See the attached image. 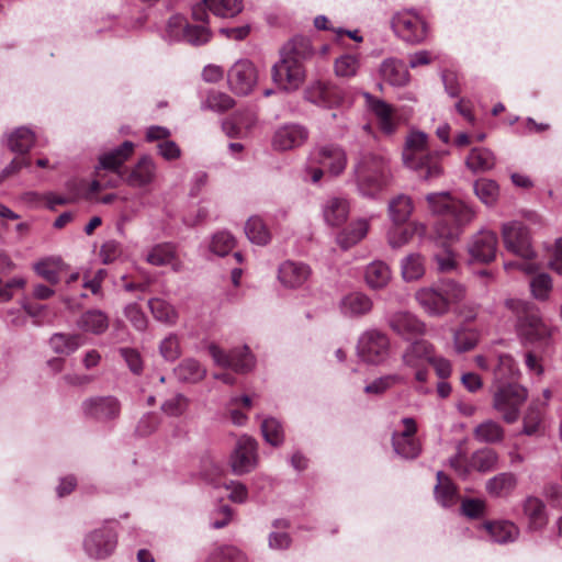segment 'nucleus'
I'll list each match as a JSON object with an SVG mask.
<instances>
[{
  "instance_id": "bb28decb",
  "label": "nucleus",
  "mask_w": 562,
  "mask_h": 562,
  "mask_svg": "<svg viewBox=\"0 0 562 562\" xmlns=\"http://www.w3.org/2000/svg\"><path fill=\"white\" fill-rule=\"evenodd\" d=\"M434 348L427 340H416L404 351L402 359L405 366L417 368L432 359Z\"/></svg>"
},
{
  "instance_id": "39448f33",
  "label": "nucleus",
  "mask_w": 562,
  "mask_h": 562,
  "mask_svg": "<svg viewBox=\"0 0 562 562\" xmlns=\"http://www.w3.org/2000/svg\"><path fill=\"white\" fill-rule=\"evenodd\" d=\"M272 78L283 90L293 91L299 89L305 80V70L296 54H285L282 59L273 66Z\"/></svg>"
},
{
  "instance_id": "338daca9",
  "label": "nucleus",
  "mask_w": 562,
  "mask_h": 562,
  "mask_svg": "<svg viewBox=\"0 0 562 562\" xmlns=\"http://www.w3.org/2000/svg\"><path fill=\"white\" fill-rule=\"evenodd\" d=\"M210 562H246V559L238 549L224 547L211 557Z\"/></svg>"
},
{
  "instance_id": "4be33fe9",
  "label": "nucleus",
  "mask_w": 562,
  "mask_h": 562,
  "mask_svg": "<svg viewBox=\"0 0 562 562\" xmlns=\"http://www.w3.org/2000/svg\"><path fill=\"white\" fill-rule=\"evenodd\" d=\"M497 250V236L491 231L480 232L472 240L469 251L473 259L490 262L495 259Z\"/></svg>"
},
{
  "instance_id": "a211bd4d",
  "label": "nucleus",
  "mask_w": 562,
  "mask_h": 562,
  "mask_svg": "<svg viewBox=\"0 0 562 562\" xmlns=\"http://www.w3.org/2000/svg\"><path fill=\"white\" fill-rule=\"evenodd\" d=\"M116 546V536L110 528L93 531L85 541L87 553L94 559L110 555Z\"/></svg>"
},
{
  "instance_id": "c03bdc74",
  "label": "nucleus",
  "mask_w": 562,
  "mask_h": 562,
  "mask_svg": "<svg viewBox=\"0 0 562 562\" xmlns=\"http://www.w3.org/2000/svg\"><path fill=\"white\" fill-rule=\"evenodd\" d=\"M504 435V428L492 419L479 424L473 430L475 440L486 443L499 442L503 440Z\"/></svg>"
},
{
  "instance_id": "f8f14e48",
  "label": "nucleus",
  "mask_w": 562,
  "mask_h": 562,
  "mask_svg": "<svg viewBox=\"0 0 562 562\" xmlns=\"http://www.w3.org/2000/svg\"><path fill=\"white\" fill-rule=\"evenodd\" d=\"M209 352L216 366L232 368L236 372H246L254 367V358L247 347L226 353L217 345H210Z\"/></svg>"
},
{
  "instance_id": "49530a36",
  "label": "nucleus",
  "mask_w": 562,
  "mask_h": 562,
  "mask_svg": "<svg viewBox=\"0 0 562 562\" xmlns=\"http://www.w3.org/2000/svg\"><path fill=\"white\" fill-rule=\"evenodd\" d=\"M175 371L179 380L190 383H196L206 375V369L192 358L184 359Z\"/></svg>"
},
{
  "instance_id": "6ab92c4d",
  "label": "nucleus",
  "mask_w": 562,
  "mask_h": 562,
  "mask_svg": "<svg viewBox=\"0 0 562 562\" xmlns=\"http://www.w3.org/2000/svg\"><path fill=\"white\" fill-rule=\"evenodd\" d=\"M387 324L394 333L406 339L424 335L425 333V324L414 314L406 311H397L390 314Z\"/></svg>"
},
{
  "instance_id": "f3484780",
  "label": "nucleus",
  "mask_w": 562,
  "mask_h": 562,
  "mask_svg": "<svg viewBox=\"0 0 562 562\" xmlns=\"http://www.w3.org/2000/svg\"><path fill=\"white\" fill-rule=\"evenodd\" d=\"M308 138V131L300 124L280 126L272 136L274 150L285 151L302 146Z\"/></svg>"
},
{
  "instance_id": "f704fd0d",
  "label": "nucleus",
  "mask_w": 562,
  "mask_h": 562,
  "mask_svg": "<svg viewBox=\"0 0 562 562\" xmlns=\"http://www.w3.org/2000/svg\"><path fill=\"white\" fill-rule=\"evenodd\" d=\"M484 528L487 530L493 541L497 543H507L515 541L519 536L518 527L507 520L486 522Z\"/></svg>"
},
{
  "instance_id": "052dcab7",
  "label": "nucleus",
  "mask_w": 562,
  "mask_h": 562,
  "mask_svg": "<svg viewBox=\"0 0 562 562\" xmlns=\"http://www.w3.org/2000/svg\"><path fill=\"white\" fill-rule=\"evenodd\" d=\"M262 435L267 442L279 446L283 442V430L280 423L274 418H267L261 424Z\"/></svg>"
},
{
  "instance_id": "79ce46f5",
  "label": "nucleus",
  "mask_w": 562,
  "mask_h": 562,
  "mask_svg": "<svg viewBox=\"0 0 562 562\" xmlns=\"http://www.w3.org/2000/svg\"><path fill=\"white\" fill-rule=\"evenodd\" d=\"M477 199L486 206H494L499 198V186L491 179L481 178L473 184Z\"/></svg>"
},
{
  "instance_id": "412c9836",
  "label": "nucleus",
  "mask_w": 562,
  "mask_h": 562,
  "mask_svg": "<svg viewBox=\"0 0 562 562\" xmlns=\"http://www.w3.org/2000/svg\"><path fill=\"white\" fill-rule=\"evenodd\" d=\"M83 412L87 416L97 420H109L116 418L121 406L115 397H95L83 402Z\"/></svg>"
},
{
  "instance_id": "58836bf2",
  "label": "nucleus",
  "mask_w": 562,
  "mask_h": 562,
  "mask_svg": "<svg viewBox=\"0 0 562 562\" xmlns=\"http://www.w3.org/2000/svg\"><path fill=\"white\" fill-rule=\"evenodd\" d=\"M389 215L391 221L397 225L405 223L414 211V204L408 195L400 194L389 203Z\"/></svg>"
},
{
  "instance_id": "473e14b6",
  "label": "nucleus",
  "mask_w": 562,
  "mask_h": 562,
  "mask_svg": "<svg viewBox=\"0 0 562 562\" xmlns=\"http://www.w3.org/2000/svg\"><path fill=\"white\" fill-rule=\"evenodd\" d=\"M517 486V477L510 472L499 473L486 482V491L494 497H506Z\"/></svg>"
},
{
  "instance_id": "69168bd1",
  "label": "nucleus",
  "mask_w": 562,
  "mask_h": 562,
  "mask_svg": "<svg viewBox=\"0 0 562 562\" xmlns=\"http://www.w3.org/2000/svg\"><path fill=\"white\" fill-rule=\"evenodd\" d=\"M459 225H467L475 217V211L462 201L456 200L449 213Z\"/></svg>"
},
{
  "instance_id": "37998d69",
  "label": "nucleus",
  "mask_w": 562,
  "mask_h": 562,
  "mask_svg": "<svg viewBox=\"0 0 562 562\" xmlns=\"http://www.w3.org/2000/svg\"><path fill=\"white\" fill-rule=\"evenodd\" d=\"M465 164L473 172H484L494 167L495 157L486 148H473L467 157Z\"/></svg>"
},
{
  "instance_id": "4d7b16f0",
  "label": "nucleus",
  "mask_w": 562,
  "mask_h": 562,
  "mask_svg": "<svg viewBox=\"0 0 562 562\" xmlns=\"http://www.w3.org/2000/svg\"><path fill=\"white\" fill-rule=\"evenodd\" d=\"M159 352L167 361H176L181 356L180 339L176 334H169L159 344Z\"/></svg>"
},
{
  "instance_id": "b1692460",
  "label": "nucleus",
  "mask_w": 562,
  "mask_h": 562,
  "mask_svg": "<svg viewBox=\"0 0 562 562\" xmlns=\"http://www.w3.org/2000/svg\"><path fill=\"white\" fill-rule=\"evenodd\" d=\"M311 269L303 262L285 261L279 268L280 282L291 289L302 286L310 278Z\"/></svg>"
},
{
  "instance_id": "f257e3e1",
  "label": "nucleus",
  "mask_w": 562,
  "mask_h": 562,
  "mask_svg": "<svg viewBox=\"0 0 562 562\" xmlns=\"http://www.w3.org/2000/svg\"><path fill=\"white\" fill-rule=\"evenodd\" d=\"M402 156L404 165L418 171L424 180L438 178L442 173L440 154L429 149L428 136L423 132L413 131L407 135Z\"/></svg>"
},
{
  "instance_id": "7c9ffc66",
  "label": "nucleus",
  "mask_w": 562,
  "mask_h": 562,
  "mask_svg": "<svg viewBox=\"0 0 562 562\" xmlns=\"http://www.w3.org/2000/svg\"><path fill=\"white\" fill-rule=\"evenodd\" d=\"M392 278L389 266L380 260L369 263L364 271L367 285L372 290L385 288Z\"/></svg>"
},
{
  "instance_id": "4c0bfd02",
  "label": "nucleus",
  "mask_w": 562,
  "mask_h": 562,
  "mask_svg": "<svg viewBox=\"0 0 562 562\" xmlns=\"http://www.w3.org/2000/svg\"><path fill=\"white\" fill-rule=\"evenodd\" d=\"M134 144L125 140L120 147L100 157V165L104 169L116 170L120 168L133 154Z\"/></svg>"
},
{
  "instance_id": "5701e85b",
  "label": "nucleus",
  "mask_w": 562,
  "mask_h": 562,
  "mask_svg": "<svg viewBox=\"0 0 562 562\" xmlns=\"http://www.w3.org/2000/svg\"><path fill=\"white\" fill-rule=\"evenodd\" d=\"M415 297L424 312L430 316H443L449 312L436 283L419 289Z\"/></svg>"
},
{
  "instance_id": "c756f323",
  "label": "nucleus",
  "mask_w": 562,
  "mask_h": 562,
  "mask_svg": "<svg viewBox=\"0 0 562 562\" xmlns=\"http://www.w3.org/2000/svg\"><path fill=\"white\" fill-rule=\"evenodd\" d=\"M79 329L93 335H102L109 328V317L100 310H89L77 321Z\"/></svg>"
},
{
  "instance_id": "c85d7f7f",
  "label": "nucleus",
  "mask_w": 562,
  "mask_h": 562,
  "mask_svg": "<svg viewBox=\"0 0 562 562\" xmlns=\"http://www.w3.org/2000/svg\"><path fill=\"white\" fill-rule=\"evenodd\" d=\"M146 260L154 266H171L175 271L181 269V262L177 257L176 249L170 244L154 246L146 255Z\"/></svg>"
},
{
  "instance_id": "6e6d98bb",
  "label": "nucleus",
  "mask_w": 562,
  "mask_h": 562,
  "mask_svg": "<svg viewBox=\"0 0 562 562\" xmlns=\"http://www.w3.org/2000/svg\"><path fill=\"white\" fill-rule=\"evenodd\" d=\"M235 247V238L228 232L216 233L211 240L210 249L217 256L227 255Z\"/></svg>"
},
{
  "instance_id": "2f4dec72",
  "label": "nucleus",
  "mask_w": 562,
  "mask_h": 562,
  "mask_svg": "<svg viewBox=\"0 0 562 562\" xmlns=\"http://www.w3.org/2000/svg\"><path fill=\"white\" fill-rule=\"evenodd\" d=\"M382 77L393 86H404L409 81L406 65L398 59L390 58L381 65Z\"/></svg>"
},
{
  "instance_id": "9d476101",
  "label": "nucleus",
  "mask_w": 562,
  "mask_h": 562,
  "mask_svg": "<svg viewBox=\"0 0 562 562\" xmlns=\"http://www.w3.org/2000/svg\"><path fill=\"white\" fill-rule=\"evenodd\" d=\"M258 463L257 442L248 436L238 438L229 457V465L234 474L243 475L252 471Z\"/></svg>"
},
{
  "instance_id": "09e8293b",
  "label": "nucleus",
  "mask_w": 562,
  "mask_h": 562,
  "mask_svg": "<svg viewBox=\"0 0 562 562\" xmlns=\"http://www.w3.org/2000/svg\"><path fill=\"white\" fill-rule=\"evenodd\" d=\"M401 270L405 281H416L425 274V260L419 254H409L402 260Z\"/></svg>"
},
{
  "instance_id": "6e6552de",
  "label": "nucleus",
  "mask_w": 562,
  "mask_h": 562,
  "mask_svg": "<svg viewBox=\"0 0 562 562\" xmlns=\"http://www.w3.org/2000/svg\"><path fill=\"white\" fill-rule=\"evenodd\" d=\"M394 32L407 43L416 44L426 38L427 26L424 19L413 11H402L392 19Z\"/></svg>"
},
{
  "instance_id": "72a5a7b5",
  "label": "nucleus",
  "mask_w": 562,
  "mask_h": 562,
  "mask_svg": "<svg viewBox=\"0 0 562 562\" xmlns=\"http://www.w3.org/2000/svg\"><path fill=\"white\" fill-rule=\"evenodd\" d=\"M368 231L369 222L367 220H358L338 234L337 243L342 249H348L362 240L367 236Z\"/></svg>"
},
{
  "instance_id": "0e129e2a",
  "label": "nucleus",
  "mask_w": 562,
  "mask_h": 562,
  "mask_svg": "<svg viewBox=\"0 0 562 562\" xmlns=\"http://www.w3.org/2000/svg\"><path fill=\"white\" fill-rule=\"evenodd\" d=\"M530 289L532 295L537 300H546L552 289L551 278L547 273H540L533 277L530 281Z\"/></svg>"
},
{
  "instance_id": "20e7f679",
  "label": "nucleus",
  "mask_w": 562,
  "mask_h": 562,
  "mask_svg": "<svg viewBox=\"0 0 562 562\" xmlns=\"http://www.w3.org/2000/svg\"><path fill=\"white\" fill-rule=\"evenodd\" d=\"M528 398V391L517 383H505L496 387L493 394V408L507 424L518 420L520 407Z\"/></svg>"
},
{
  "instance_id": "8fccbe9b",
  "label": "nucleus",
  "mask_w": 562,
  "mask_h": 562,
  "mask_svg": "<svg viewBox=\"0 0 562 562\" xmlns=\"http://www.w3.org/2000/svg\"><path fill=\"white\" fill-rule=\"evenodd\" d=\"M34 134L25 127H19L8 136V147L15 153H27L34 144Z\"/></svg>"
},
{
  "instance_id": "de8ad7c7",
  "label": "nucleus",
  "mask_w": 562,
  "mask_h": 562,
  "mask_svg": "<svg viewBox=\"0 0 562 562\" xmlns=\"http://www.w3.org/2000/svg\"><path fill=\"white\" fill-rule=\"evenodd\" d=\"M366 97L371 111L379 120L380 127L387 134L392 133L395 128L392 108L382 100L373 99L370 94H366Z\"/></svg>"
},
{
  "instance_id": "5fc2aeb1",
  "label": "nucleus",
  "mask_w": 562,
  "mask_h": 562,
  "mask_svg": "<svg viewBox=\"0 0 562 562\" xmlns=\"http://www.w3.org/2000/svg\"><path fill=\"white\" fill-rule=\"evenodd\" d=\"M497 454L494 450L484 448L472 454L470 470L474 469L479 472H488L496 468Z\"/></svg>"
},
{
  "instance_id": "1a4fd4ad",
  "label": "nucleus",
  "mask_w": 562,
  "mask_h": 562,
  "mask_svg": "<svg viewBox=\"0 0 562 562\" xmlns=\"http://www.w3.org/2000/svg\"><path fill=\"white\" fill-rule=\"evenodd\" d=\"M402 429L392 435V446L396 454L405 459H415L420 454L422 447L415 438L417 424L414 418L405 417L401 420Z\"/></svg>"
},
{
  "instance_id": "0eeeda50",
  "label": "nucleus",
  "mask_w": 562,
  "mask_h": 562,
  "mask_svg": "<svg viewBox=\"0 0 562 562\" xmlns=\"http://www.w3.org/2000/svg\"><path fill=\"white\" fill-rule=\"evenodd\" d=\"M357 349L363 361L378 364L387 358L390 340L385 334L371 329L360 336Z\"/></svg>"
},
{
  "instance_id": "dca6fc26",
  "label": "nucleus",
  "mask_w": 562,
  "mask_h": 562,
  "mask_svg": "<svg viewBox=\"0 0 562 562\" xmlns=\"http://www.w3.org/2000/svg\"><path fill=\"white\" fill-rule=\"evenodd\" d=\"M206 9L221 18H233L243 10L241 0H203L192 9L195 21L207 22Z\"/></svg>"
},
{
  "instance_id": "e2e57ef3",
  "label": "nucleus",
  "mask_w": 562,
  "mask_h": 562,
  "mask_svg": "<svg viewBox=\"0 0 562 562\" xmlns=\"http://www.w3.org/2000/svg\"><path fill=\"white\" fill-rule=\"evenodd\" d=\"M211 38V31L205 26H194L188 25L184 29V33L181 36V40L199 46L207 43Z\"/></svg>"
},
{
  "instance_id": "f03ea898",
  "label": "nucleus",
  "mask_w": 562,
  "mask_h": 562,
  "mask_svg": "<svg viewBox=\"0 0 562 562\" xmlns=\"http://www.w3.org/2000/svg\"><path fill=\"white\" fill-rule=\"evenodd\" d=\"M506 306L517 315L515 328L524 345L549 342L554 328L542 318L538 308L514 299L507 300Z\"/></svg>"
},
{
  "instance_id": "ddd939ff",
  "label": "nucleus",
  "mask_w": 562,
  "mask_h": 562,
  "mask_svg": "<svg viewBox=\"0 0 562 562\" xmlns=\"http://www.w3.org/2000/svg\"><path fill=\"white\" fill-rule=\"evenodd\" d=\"M310 161L326 168L333 176H338L347 166V155L341 147L327 144L314 148Z\"/></svg>"
},
{
  "instance_id": "603ef678",
  "label": "nucleus",
  "mask_w": 562,
  "mask_h": 562,
  "mask_svg": "<svg viewBox=\"0 0 562 562\" xmlns=\"http://www.w3.org/2000/svg\"><path fill=\"white\" fill-rule=\"evenodd\" d=\"M245 233L248 239L257 245H266L270 240V233L258 216L249 217L245 225Z\"/></svg>"
},
{
  "instance_id": "9b49d317",
  "label": "nucleus",
  "mask_w": 562,
  "mask_h": 562,
  "mask_svg": "<svg viewBox=\"0 0 562 562\" xmlns=\"http://www.w3.org/2000/svg\"><path fill=\"white\" fill-rule=\"evenodd\" d=\"M227 80L233 92L239 95H247L257 83V70L249 60H238L228 70Z\"/></svg>"
},
{
  "instance_id": "423d86ee",
  "label": "nucleus",
  "mask_w": 562,
  "mask_h": 562,
  "mask_svg": "<svg viewBox=\"0 0 562 562\" xmlns=\"http://www.w3.org/2000/svg\"><path fill=\"white\" fill-rule=\"evenodd\" d=\"M502 237L504 246L508 251L524 259H531L533 257L529 231L521 222L510 221L504 223L502 226Z\"/></svg>"
},
{
  "instance_id": "3c124183",
  "label": "nucleus",
  "mask_w": 562,
  "mask_h": 562,
  "mask_svg": "<svg viewBox=\"0 0 562 562\" xmlns=\"http://www.w3.org/2000/svg\"><path fill=\"white\" fill-rule=\"evenodd\" d=\"M360 66V59L356 55L345 54L336 58L334 71L338 78L350 79L358 74Z\"/></svg>"
},
{
  "instance_id": "393cba45",
  "label": "nucleus",
  "mask_w": 562,
  "mask_h": 562,
  "mask_svg": "<svg viewBox=\"0 0 562 562\" xmlns=\"http://www.w3.org/2000/svg\"><path fill=\"white\" fill-rule=\"evenodd\" d=\"M339 308L347 317H361L372 311L373 301L362 292H351L341 299Z\"/></svg>"
},
{
  "instance_id": "c9c22d12",
  "label": "nucleus",
  "mask_w": 562,
  "mask_h": 562,
  "mask_svg": "<svg viewBox=\"0 0 562 562\" xmlns=\"http://www.w3.org/2000/svg\"><path fill=\"white\" fill-rule=\"evenodd\" d=\"M82 344L83 338L80 334L56 333L49 339L53 351L66 356L74 353Z\"/></svg>"
},
{
  "instance_id": "cd10ccee",
  "label": "nucleus",
  "mask_w": 562,
  "mask_h": 562,
  "mask_svg": "<svg viewBox=\"0 0 562 562\" xmlns=\"http://www.w3.org/2000/svg\"><path fill=\"white\" fill-rule=\"evenodd\" d=\"M34 271L50 284H57L67 265L59 257L44 258L33 265Z\"/></svg>"
},
{
  "instance_id": "680f3d73",
  "label": "nucleus",
  "mask_w": 562,
  "mask_h": 562,
  "mask_svg": "<svg viewBox=\"0 0 562 562\" xmlns=\"http://www.w3.org/2000/svg\"><path fill=\"white\" fill-rule=\"evenodd\" d=\"M402 380V376L398 374H389L385 376H381L375 379L370 384H368L364 387V392L368 394L379 395L384 393L386 390L393 387L394 385L401 383Z\"/></svg>"
},
{
  "instance_id": "a878e982",
  "label": "nucleus",
  "mask_w": 562,
  "mask_h": 562,
  "mask_svg": "<svg viewBox=\"0 0 562 562\" xmlns=\"http://www.w3.org/2000/svg\"><path fill=\"white\" fill-rule=\"evenodd\" d=\"M350 212L349 202L346 199L331 196L323 205V216L330 226L342 225Z\"/></svg>"
},
{
  "instance_id": "13d9d810",
  "label": "nucleus",
  "mask_w": 562,
  "mask_h": 562,
  "mask_svg": "<svg viewBox=\"0 0 562 562\" xmlns=\"http://www.w3.org/2000/svg\"><path fill=\"white\" fill-rule=\"evenodd\" d=\"M429 207L434 213L448 214L456 199L448 192L430 193L426 196Z\"/></svg>"
},
{
  "instance_id": "7ed1b4c3",
  "label": "nucleus",
  "mask_w": 562,
  "mask_h": 562,
  "mask_svg": "<svg viewBox=\"0 0 562 562\" xmlns=\"http://www.w3.org/2000/svg\"><path fill=\"white\" fill-rule=\"evenodd\" d=\"M359 191L367 196L378 193L387 183L390 168L386 157L367 153L355 167Z\"/></svg>"
},
{
  "instance_id": "a19ab883",
  "label": "nucleus",
  "mask_w": 562,
  "mask_h": 562,
  "mask_svg": "<svg viewBox=\"0 0 562 562\" xmlns=\"http://www.w3.org/2000/svg\"><path fill=\"white\" fill-rule=\"evenodd\" d=\"M436 284L449 311L451 305L461 303L467 296L465 288L454 280L445 279Z\"/></svg>"
},
{
  "instance_id": "2eb2a0df",
  "label": "nucleus",
  "mask_w": 562,
  "mask_h": 562,
  "mask_svg": "<svg viewBox=\"0 0 562 562\" xmlns=\"http://www.w3.org/2000/svg\"><path fill=\"white\" fill-rule=\"evenodd\" d=\"M157 176L156 162L151 157L143 156L126 173L124 182L133 189H145L155 183Z\"/></svg>"
},
{
  "instance_id": "ea45409f",
  "label": "nucleus",
  "mask_w": 562,
  "mask_h": 562,
  "mask_svg": "<svg viewBox=\"0 0 562 562\" xmlns=\"http://www.w3.org/2000/svg\"><path fill=\"white\" fill-rule=\"evenodd\" d=\"M435 497L443 507L456 504L458 495L457 487L451 480L441 471L437 473V484L435 486Z\"/></svg>"
},
{
  "instance_id": "a18cd8bd",
  "label": "nucleus",
  "mask_w": 562,
  "mask_h": 562,
  "mask_svg": "<svg viewBox=\"0 0 562 562\" xmlns=\"http://www.w3.org/2000/svg\"><path fill=\"white\" fill-rule=\"evenodd\" d=\"M520 375L519 368L515 359L508 353L498 356L497 364L494 368L495 381L501 384L507 380L517 379Z\"/></svg>"
},
{
  "instance_id": "774afa93",
  "label": "nucleus",
  "mask_w": 562,
  "mask_h": 562,
  "mask_svg": "<svg viewBox=\"0 0 562 562\" xmlns=\"http://www.w3.org/2000/svg\"><path fill=\"white\" fill-rule=\"evenodd\" d=\"M188 407V401L187 398L181 395L177 394L169 400H167L162 406L161 409L164 413H166L169 416H180L184 413V411Z\"/></svg>"
},
{
  "instance_id": "864d4df0",
  "label": "nucleus",
  "mask_w": 562,
  "mask_h": 562,
  "mask_svg": "<svg viewBox=\"0 0 562 562\" xmlns=\"http://www.w3.org/2000/svg\"><path fill=\"white\" fill-rule=\"evenodd\" d=\"M234 104L235 101L228 94L212 90L207 93L205 100L201 104V108L203 110L222 113L232 109Z\"/></svg>"
},
{
  "instance_id": "e433bc0d",
  "label": "nucleus",
  "mask_w": 562,
  "mask_h": 562,
  "mask_svg": "<svg viewBox=\"0 0 562 562\" xmlns=\"http://www.w3.org/2000/svg\"><path fill=\"white\" fill-rule=\"evenodd\" d=\"M148 307L158 322L173 326L177 324L179 313L176 307L160 297H154L148 301Z\"/></svg>"
},
{
  "instance_id": "aec40b11",
  "label": "nucleus",
  "mask_w": 562,
  "mask_h": 562,
  "mask_svg": "<svg viewBox=\"0 0 562 562\" xmlns=\"http://www.w3.org/2000/svg\"><path fill=\"white\" fill-rule=\"evenodd\" d=\"M522 515L529 530L539 531L546 528L549 515L546 503L536 496H527L521 504Z\"/></svg>"
},
{
  "instance_id": "bf43d9fd",
  "label": "nucleus",
  "mask_w": 562,
  "mask_h": 562,
  "mask_svg": "<svg viewBox=\"0 0 562 562\" xmlns=\"http://www.w3.org/2000/svg\"><path fill=\"white\" fill-rule=\"evenodd\" d=\"M542 414L535 403H531L524 416L522 434L527 436L536 435L541 426Z\"/></svg>"
},
{
  "instance_id": "4468645a",
  "label": "nucleus",
  "mask_w": 562,
  "mask_h": 562,
  "mask_svg": "<svg viewBox=\"0 0 562 562\" xmlns=\"http://www.w3.org/2000/svg\"><path fill=\"white\" fill-rule=\"evenodd\" d=\"M305 98L319 106L334 108L344 103L345 93L336 85L316 80L306 88Z\"/></svg>"
}]
</instances>
